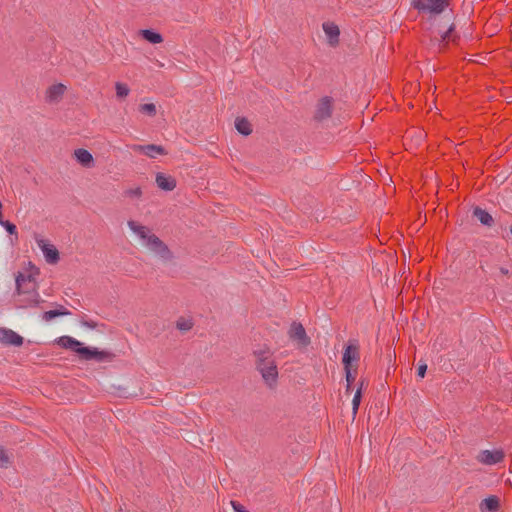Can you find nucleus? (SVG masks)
Segmentation results:
<instances>
[{
	"mask_svg": "<svg viewBox=\"0 0 512 512\" xmlns=\"http://www.w3.org/2000/svg\"><path fill=\"white\" fill-rule=\"evenodd\" d=\"M39 270L31 262H28L25 271H19L15 276L16 293L21 297V307H37L41 302L37 291L36 278Z\"/></svg>",
	"mask_w": 512,
	"mask_h": 512,
	"instance_id": "obj_1",
	"label": "nucleus"
},
{
	"mask_svg": "<svg viewBox=\"0 0 512 512\" xmlns=\"http://www.w3.org/2000/svg\"><path fill=\"white\" fill-rule=\"evenodd\" d=\"M128 227L143 247L163 258L167 257L169 253L167 246L147 226L130 220Z\"/></svg>",
	"mask_w": 512,
	"mask_h": 512,
	"instance_id": "obj_2",
	"label": "nucleus"
},
{
	"mask_svg": "<svg viewBox=\"0 0 512 512\" xmlns=\"http://www.w3.org/2000/svg\"><path fill=\"white\" fill-rule=\"evenodd\" d=\"M256 357V367L260 372L265 383L272 387L276 384L278 378V370L272 357L270 349L266 346L254 350Z\"/></svg>",
	"mask_w": 512,
	"mask_h": 512,
	"instance_id": "obj_3",
	"label": "nucleus"
},
{
	"mask_svg": "<svg viewBox=\"0 0 512 512\" xmlns=\"http://www.w3.org/2000/svg\"><path fill=\"white\" fill-rule=\"evenodd\" d=\"M57 344L62 348L75 352L80 359L85 361L96 360V347H86L82 342L71 336H61L57 339Z\"/></svg>",
	"mask_w": 512,
	"mask_h": 512,
	"instance_id": "obj_4",
	"label": "nucleus"
},
{
	"mask_svg": "<svg viewBox=\"0 0 512 512\" xmlns=\"http://www.w3.org/2000/svg\"><path fill=\"white\" fill-rule=\"evenodd\" d=\"M412 5L419 11L439 14L443 12L448 2L447 0H412Z\"/></svg>",
	"mask_w": 512,
	"mask_h": 512,
	"instance_id": "obj_5",
	"label": "nucleus"
},
{
	"mask_svg": "<svg viewBox=\"0 0 512 512\" xmlns=\"http://www.w3.org/2000/svg\"><path fill=\"white\" fill-rule=\"evenodd\" d=\"M288 335L298 347H306L310 343V339L301 323L293 322L289 328Z\"/></svg>",
	"mask_w": 512,
	"mask_h": 512,
	"instance_id": "obj_6",
	"label": "nucleus"
},
{
	"mask_svg": "<svg viewBox=\"0 0 512 512\" xmlns=\"http://www.w3.org/2000/svg\"><path fill=\"white\" fill-rule=\"evenodd\" d=\"M36 243L41 249L47 263L55 264L59 261V252L54 245L44 239H37Z\"/></svg>",
	"mask_w": 512,
	"mask_h": 512,
	"instance_id": "obj_7",
	"label": "nucleus"
},
{
	"mask_svg": "<svg viewBox=\"0 0 512 512\" xmlns=\"http://www.w3.org/2000/svg\"><path fill=\"white\" fill-rule=\"evenodd\" d=\"M0 343L19 347L23 344V337L9 328H0Z\"/></svg>",
	"mask_w": 512,
	"mask_h": 512,
	"instance_id": "obj_8",
	"label": "nucleus"
},
{
	"mask_svg": "<svg viewBox=\"0 0 512 512\" xmlns=\"http://www.w3.org/2000/svg\"><path fill=\"white\" fill-rule=\"evenodd\" d=\"M503 458L504 453L501 450H483L477 456V460L485 465H495L500 463Z\"/></svg>",
	"mask_w": 512,
	"mask_h": 512,
	"instance_id": "obj_9",
	"label": "nucleus"
},
{
	"mask_svg": "<svg viewBox=\"0 0 512 512\" xmlns=\"http://www.w3.org/2000/svg\"><path fill=\"white\" fill-rule=\"evenodd\" d=\"M76 161L85 168L94 166V157L92 153L84 148H78L74 151Z\"/></svg>",
	"mask_w": 512,
	"mask_h": 512,
	"instance_id": "obj_10",
	"label": "nucleus"
},
{
	"mask_svg": "<svg viewBox=\"0 0 512 512\" xmlns=\"http://www.w3.org/2000/svg\"><path fill=\"white\" fill-rule=\"evenodd\" d=\"M359 358L358 346L356 343L350 342L343 353V364L344 367H350L353 361H357Z\"/></svg>",
	"mask_w": 512,
	"mask_h": 512,
	"instance_id": "obj_11",
	"label": "nucleus"
},
{
	"mask_svg": "<svg viewBox=\"0 0 512 512\" xmlns=\"http://www.w3.org/2000/svg\"><path fill=\"white\" fill-rule=\"evenodd\" d=\"M331 112H332L331 99L329 97H324L320 100V102L317 106L315 117L318 120H323V119L328 118L331 115Z\"/></svg>",
	"mask_w": 512,
	"mask_h": 512,
	"instance_id": "obj_12",
	"label": "nucleus"
},
{
	"mask_svg": "<svg viewBox=\"0 0 512 512\" xmlns=\"http://www.w3.org/2000/svg\"><path fill=\"white\" fill-rule=\"evenodd\" d=\"M155 181L157 186L164 191H172L176 187L175 178L164 173H157Z\"/></svg>",
	"mask_w": 512,
	"mask_h": 512,
	"instance_id": "obj_13",
	"label": "nucleus"
},
{
	"mask_svg": "<svg viewBox=\"0 0 512 512\" xmlns=\"http://www.w3.org/2000/svg\"><path fill=\"white\" fill-rule=\"evenodd\" d=\"M66 90V86L62 83L52 85L48 88L46 92V99L49 102H58L61 97L64 95Z\"/></svg>",
	"mask_w": 512,
	"mask_h": 512,
	"instance_id": "obj_14",
	"label": "nucleus"
},
{
	"mask_svg": "<svg viewBox=\"0 0 512 512\" xmlns=\"http://www.w3.org/2000/svg\"><path fill=\"white\" fill-rule=\"evenodd\" d=\"M323 30L331 45H335L336 43H338L340 31L337 25L333 23H324Z\"/></svg>",
	"mask_w": 512,
	"mask_h": 512,
	"instance_id": "obj_15",
	"label": "nucleus"
},
{
	"mask_svg": "<svg viewBox=\"0 0 512 512\" xmlns=\"http://www.w3.org/2000/svg\"><path fill=\"white\" fill-rule=\"evenodd\" d=\"M499 505V499L496 496H489L481 501L480 509L483 512L496 511Z\"/></svg>",
	"mask_w": 512,
	"mask_h": 512,
	"instance_id": "obj_16",
	"label": "nucleus"
},
{
	"mask_svg": "<svg viewBox=\"0 0 512 512\" xmlns=\"http://www.w3.org/2000/svg\"><path fill=\"white\" fill-rule=\"evenodd\" d=\"M140 35L149 43L159 44L163 41V37L160 33L150 29H143L140 31Z\"/></svg>",
	"mask_w": 512,
	"mask_h": 512,
	"instance_id": "obj_17",
	"label": "nucleus"
},
{
	"mask_svg": "<svg viewBox=\"0 0 512 512\" xmlns=\"http://www.w3.org/2000/svg\"><path fill=\"white\" fill-rule=\"evenodd\" d=\"M474 216L483 224L490 226L493 222L492 216L485 210L477 207L474 209Z\"/></svg>",
	"mask_w": 512,
	"mask_h": 512,
	"instance_id": "obj_18",
	"label": "nucleus"
},
{
	"mask_svg": "<svg viewBox=\"0 0 512 512\" xmlns=\"http://www.w3.org/2000/svg\"><path fill=\"white\" fill-rule=\"evenodd\" d=\"M165 154H166L165 149L160 145H155V144L146 145V150H145L144 155L148 156L149 158L154 159L158 155H165Z\"/></svg>",
	"mask_w": 512,
	"mask_h": 512,
	"instance_id": "obj_19",
	"label": "nucleus"
},
{
	"mask_svg": "<svg viewBox=\"0 0 512 512\" xmlns=\"http://www.w3.org/2000/svg\"><path fill=\"white\" fill-rule=\"evenodd\" d=\"M12 454L4 446H0V468L6 469L12 464Z\"/></svg>",
	"mask_w": 512,
	"mask_h": 512,
	"instance_id": "obj_20",
	"label": "nucleus"
},
{
	"mask_svg": "<svg viewBox=\"0 0 512 512\" xmlns=\"http://www.w3.org/2000/svg\"><path fill=\"white\" fill-rule=\"evenodd\" d=\"M235 127L242 135H249L252 132L251 124L245 118H237L235 121Z\"/></svg>",
	"mask_w": 512,
	"mask_h": 512,
	"instance_id": "obj_21",
	"label": "nucleus"
},
{
	"mask_svg": "<svg viewBox=\"0 0 512 512\" xmlns=\"http://www.w3.org/2000/svg\"><path fill=\"white\" fill-rule=\"evenodd\" d=\"M115 89H116V96L119 99H123V98L127 97L130 92L129 87L126 84L121 83V82H116Z\"/></svg>",
	"mask_w": 512,
	"mask_h": 512,
	"instance_id": "obj_22",
	"label": "nucleus"
},
{
	"mask_svg": "<svg viewBox=\"0 0 512 512\" xmlns=\"http://www.w3.org/2000/svg\"><path fill=\"white\" fill-rule=\"evenodd\" d=\"M0 226L3 227L9 235H11V236L15 235L16 239L18 238V236H17V228H16L15 224H13L12 222H10L8 220H4L2 218L0 220Z\"/></svg>",
	"mask_w": 512,
	"mask_h": 512,
	"instance_id": "obj_23",
	"label": "nucleus"
},
{
	"mask_svg": "<svg viewBox=\"0 0 512 512\" xmlns=\"http://www.w3.org/2000/svg\"><path fill=\"white\" fill-rule=\"evenodd\" d=\"M139 111L148 116H155L157 109L156 105L153 103H146L139 106Z\"/></svg>",
	"mask_w": 512,
	"mask_h": 512,
	"instance_id": "obj_24",
	"label": "nucleus"
},
{
	"mask_svg": "<svg viewBox=\"0 0 512 512\" xmlns=\"http://www.w3.org/2000/svg\"><path fill=\"white\" fill-rule=\"evenodd\" d=\"M361 395H362L361 388H358L357 391L355 392L353 400H352V410H353L354 416L357 414V411H358V408H359V405L361 402Z\"/></svg>",
	"mask_w": 512,
	"mask_h": 512,
	"instance_id": "obj_25",
	"label": "nucleus"
},
{
	"mask_svg": "<svg viewBox=\"0 0 512 512\" xmlns=\"http://www.w3.org/2000/svg\"><path fill=\"white\" fill-rule=\"evenodd\" d=\"M97 355H98V362L112 361L113 358L115 357V354H113L109 351H105V350H101V351L98 350Z\"/></svg>",
	"mask_w": 512,
	"mask_h": 512,
	"instance_id": "obj_26",
	"label": "nucleus"
},
{
	"mask_svg": "<svg viewBox=\"0 0 512 512\" xmlns=\"http://www.w3.org/2000/svg\"><path fill=\"white\" fill-rule=\"evenodd\" d=\"M56 317H59L57 309L48 310L42 314V319L44 321H51V320L55 319Z\"/></svg>",
	"mask_w": 512,
	"mask_h": 512,
	"instance_id": "obj_27",
	"label": "nucleus"
},
{
	"mask_svg": "<svg viewBox=\"0 0 512 512\" xmlns=\"http://www.w3.org/2000/svg\"><path fill=\"white\" fill-rule=\"evenodd\" d=\"M177 327L181 331H187L192 328V323L190 320H179L177 322Z\"/></svg>",
	"mask_w": 512,
	"mask_h": 512,
	"instance_id": "obj_28",
	"label": "nucleus"
},
{
	"mask_svg": "<svg viewBox=\"0 0 512 512\" xmlns=\"http://www.w3.org/2000/svg\"><path fill=\"white\" fill-rule=\"evenodd\" d=\"M346 372V381H347V389L350 388V385L354 382L355 377L352 375L350 367H344Z\"/></svg>",
	"mask_w": 512,
	"mask_h": 512,
	"instance_id": "obj_29",
	"label": "nucleus"
},
{
	"mask_svg": "<svg viewBox=\"0 0 512 512\" xmlns=\"http://www.w3.org/2000/svg\"><path fill=\"white\" fill-rule=\"evenodd\" d=\"M141 189L139 187L131 188L126 191V194L130 197H139L141 195Z\"/></svg>",
	"mask_w": 512,
	"mask_h": 512,
	"instance_id": "obj_30",
	"label": "nucleus"
},
{
	"mask_svg": "<svg viewBox=\"0 0 512 512\" xmlns=\"http://www.w3.org/2000/svg\"><path fill=\"white\" fill-rule=\"evenodd\" d=\"M131 150L136 152V153H141V154H145V150H146V145H138V144H135V145H132L131 146Z\"/></svg>",
	"mask_w": 512,
	"mask_h": 512,
	"instance_id": "obj_31",
	"label": "nucleus"
},
{
	"mask_svg": "<svg viewBox=\"0 0 512 512\" xmlns=\"http://www.w3.org/2000/svg\"><path fill=\"white\" fill-rule=\"evenodd\" d=\"M426 370H427V365L425 363L423 364H420L418 366V370H417V374L420 378H423L425 376V373H426Z\"/></svg>",
	"mask_w": 512,
	"mask_h": 512,
	"instance_id": "obj_32",
	"label": "nucleus"
},
{
	"mask_svg": "<svg viewBox=\"0 0 512 512\" xmlns=\"http://www.w3.org/2000/svg\"><path fill=\"white\" fill-rule=\"evenodd\" d=\"M234 512H248L241 504L232 501L231 502Z\"/></svg>",
	"mask_w": 512,
	"mask_h": 512,
	"instance_id": "obj_33",
	"label": "nucleus"
},
{
	"mask_svg": "<svg viewBox=\"0 0 512 512\" xmlns=\"http://www.w3.org/2000/svg\"><path fill=\"white\" fill-rule=\"evenodd\" d=\"M454 27L451 25L447 31H445L442 35H441V39L442 41H448L450 39V33L453 31Z\"/></svg>",
	"mask_w": 512,
	"mask_h": 512,
	"instance_id": "obj_34",
	"label": "nucleus"
},
{
	"mask_svg": "<svg viewBox=\"0 0 512 512\" xmlns=\"http://www.w3.org/2000/svg\"><path fill=\"white\" fill-rule=\"evenodd\" d=\"M58 316H66V315H70V311L67 310L64 306H60L58 309Z\"/></svg>",
	"mask_w": 512,
	"mask_h": 512,
	"instance_id": "obj_35",
	"label": "nucleus"
},
{
	"mask_svg": "<svg viewBox=\"0 0 512 512\" xmlns=\"http://www.w3.org/2000/svg\"><path fill=\"white\" fill-rule=\"evenodd\" d=\"M84 325H86V326H88V327H90L92 329L96 328V323H94L93 321L85 322Z\"/></svg>",
	"mask_w": 512,
	"mask_h": 512,
	"instance_id": "obj_36",
	"label": "nucleus"
},
{
	"mask_svg": "<svg viewBox=\"0 0 512 512\" xmlns=\"http://www.w3.org/2000/svg\"><path fill=\"white\" fill-rule=\"evenodd\" d=\"M119 395H120V396H123V397H127V396H128V394L126 393V391H123V392L119 393Z\"/></svg>",
	"mask_w": 512,
	"mask_h": 512,
	"instance_id": "obj_37",
	"label": "nucleus"
},
{
	"mask_svg": "<svg viewBox=\"0 0 512 512\" xmlns=\"http://www.w3.org/2000/svg\"><path fill=\"white\" fill-rule=\"evenodd\" d=\"M510 231H511V234H512V226L510 227Z\"/></svg>",
	"mask_w": 512,
	"mask_h": 512,
	"instance_id": "obj_38",
	"label": "nucleus"
}]
</instances>
